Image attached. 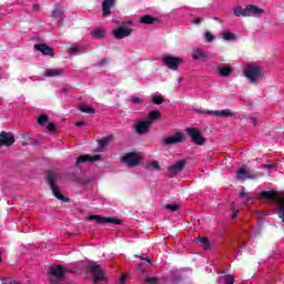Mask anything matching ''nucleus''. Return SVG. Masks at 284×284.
<instances>
[{
    "instance_id": "nucleus-35",
    "label": "nucleus",
    "mask_w": 284,
    "mask_h": 284,
    "mask_svg": "<svg viewBox=\"0 0 284 284\" xmlns=\"http://www.w3.org/2000/svg\"><path fill=\"white\" fill-rule=\"evenodd\" d=\"M152 102L155 104V105H161L163 103H165V99H163V97L161 95H154L152 98Z\"/></svg>"
},
{
    "instance_id": "nucleus-31",
    "label": "nucleus",
    "mask_w": 284,
    "mask_h": 284,
    "mask_svg": "<svg viewBox=\"0 0 284 284\" xmlns=\"http://www.w3.org/2000/svg\"><path fill=\"white\" fill-rule=\"evenodd\" d=\"M148 170H156L158 172H161V164H159V161H152L146 164Z\"/></svg>"
},
{
    "instance_id": "nucleus-9",
    "label": "nucleus",
    "mask_w": 284,
    "mask_h": 284,
    "mask_svg": "<svg viewBox=\"0 0 284 284\" xmlns=\"http://www.w3.org/2000/svg\"><path fill=\"white\" fill-rule=\"evenodd\" d=\"M162 61L164 63V65L166 68H169V70H179V65H181V63H183V59L179 58V57H173V55H164L162 58Z\"/></svg>"
},
{
    "instance_id": "nucleus-53",
    "label": "nucleus",
    "mask_w": 284,
    "mask_h": 284,
    "mask_svg": "<svg viewBox=\"0 0 284 284\" xmlns=\"http://www.w3.org/2000/svg\"><path fill=\"white\" fill-rule=\"evenodd\" d=\"M183 82V78H178V83H182Z\"/></svg>"
},
{
    "instance_id": "nucleus-44",
    "label": "nucleus",
    "mask_w": 284,
    "mask_h": 284,
    "mask_svg": "<svg viewBox=\"0 0 284 284\" xmlns=\"http://www.w3.org/2000/svg\"><path fill=\"white\" fill-rule=\"evenodd\" d=\"M47 130H49V132H57V124L54 123H49L47 125Z\"/></svg>"
},
{
    "instance_id": "nucleus-42",
    "label": "nucleus",
    "mask_w": 284,
    "mask_h": 284,
    "mask_svg": "<svg viewBox=\"0 0 284 284\" xmlns=\"http://www.w3.org/2000/svg\"><path fill=\"white\" fill-rule=\"evenodd\" d=\"M45 179H57V171L54 170L48 171Z\"/></svg>"
},
{
    "instance_id": "nucleus-1",
    "label": "nucleus",
    "mask_w": 284,
    "mask_h": 284,
    "mask_svg": "<svg viewBox=\"0 0 284 284\" xmlns=\"http://www.w3.org/2000/svg\"><path fill=\"white\" fill-rule=\"evenodd\" d=\"M258 199H265L266 201H272L273 203H277V212H282L280 217L282 219V223H284V194L278 193V191H262L257 194Z\"/></svg>"
},
{
    "instance_id": "nucleus-37",
    "label": "nucleus",
    "mask_w": 284,
    "mask_h": 284,
    "mask_svg": "<svg viewBox=\"0 0 284 284\" xmlns=\"http://www.w3.org/2000/svg\"><path fill=\"white\" fill-rule=\"evenodd\" d=\"M240 196H245V201L252 200V195L250 193L245 192V187H242V190L240 192Z\"/></svg>"
},
{
    "instance_id": "nucleus-22",
    "label": "nucleus",
    "mask_w": 284,
    "mask_h": 284,
    "mask_svg": "<svg viewBox=\"0 0 284 284\" xmlns=\"http://www.w3.org/2000/svg\"><path fill=\"white\" fill-rule=\"evenodd\" d=\"M192 58L194 61H205L207 59V53L203 52L201 49H193Z\"/></svg>"
},
{
    "instance_id": "nucleus-36",
    "label": "nucleus",
    "mask_w": 284,
    "mask_h": 284,
    "mask_svg": "<svg viewBox=\"0 0 284 284\" xmlns=\"http://www.w3.org/2000/svg\"><path fill=\"white\" fill-rule=\"evenodd\" d=\"M276 164H264L263 169L264 170H268L267 174H271V172H276Z\"/></svg>"
},
{
    "instance_id": "nucleus-19",
    "label": "nucleus",
    "mask_w": 284,
    "mask_h": 284,
    "mask_svg": "<svg viewBox=\"0 0 284 284\" xmlns=\"http://www.w3.org/2000/svg\"><path fill=\"white\" fill-rule=\"evenodd\" d=\"M116 6V0H104L102 2V17H110L112 14V8Z\"/></svg>"
},
{
    "instance_id": "nucleus-57",
    "label": "nucleus",
    "mask_w": 284,
    "mask_h": 284,
    "mask_svg": "<svg viewBox=\"0 0 284 284\" xmlns=\"http://www.w3.org/2000/svg\"><path fill=\"white\" fill-rule=\"evenodd\" d=\"M231 219H236V213H233V214L231 215Z\"/></svg>"
},
{
    "instance_id": "nucleus-48",
    "label": "nucleus",
    "mask_w": 284,
    "mask_h": 284,
    "mask_svg": "<svg viewBox=\"0 0 284 284\" xmlns=\"http://www.w3.org/2000/svg\"><path fill=\"white\" fill-rule=\"evenodd\" d=\"M132 103H141V98H132Z\"/></svg>"
},
{
    "instance_id": "nucleus-59",
    "label": "nucleus",
    "mask_w": 284,
    "mask_h": 284,
    "mask_svg": "<svg viewBox=\"0 0 284 284\" xmlns=\"http://www.w3.org/2000/svg\"><path fill=\"white\" fill-rule=\"evenodd\" d=\"M1 284H8L7 280L3 278Z\"/></svg>"
},
{
    "instance_id": "nucleus-38",
    "label": "nucleus",
    "mask_w": 284,
    "mask_h": 284,
    "mask_svg": "<svg viewBox=\"0 0 284 284\" xmlns=\"http://www.w3.org/2000/svg\"><path fill=\"white\" fill-rule=\"evenodd\" d=\"M203 18L196 17L191 19V23H193L194 26H201V23H203Z\"/></svg>"
},
{
    "instance_id": "nucleus-63",
    "label": "nucleus",
    "mask_w": 284,
    "mask_h": 284,
    "mask_svg": "<svg viewBox=\"0 0 284 284\" xmlns=\"http://www.w3.org/2000/svg\"><path fill=\"white\" fill-rule=\"evenodd\" d=\"M0 105H1V101H0Z\"/></svg>"
},
{
    "instance_id": "nucleus-49",
    "label": "nucleus",
    "mask_w": 284,
    "mask_h": 284,
    "mask_svg": "<svg viewBox=\"0 0 284 284\" xmlns=\"http://www.w3.org/2000/svg\"><path fill=\"white\" fill-rule=\"evenodd\" d=\"M240 252H245V245H243L241 242L239 243Z\"/></svg>"
},
{
    "instance_id": "nucleus-25",
    "label": "nucleus",
    "mask_w": 284,
    "mask_h": 284,
    "mask_svg": "<svg viewBox=\"0 0 284 284\" xmlns=\"http://www.w3.org/2000/svg\"><path fill=\"white\" fill-rule=\"evenodd\" d=\"M61 74H63V69H47L43 77L54 78L61 77Z\"/></svg>"
},
{
    "instance_id": "nucleus-46",
    "label": "nucleus",
    "mask_w": 284,
    "mask_h": 284,
    "mask_svg": "<svg viewBox=\"0 0 284 284\" xmlns=\"http://www.w3.org/2000/svg\"><path fill=\"white\" fill-rule=\"evenodd\" d=\"M126 281H128V276H125V275L120 276V283L121 284L125 283Z\"/></svg>"
},
{
    "instance_id": "nucleus-26",
    "label": "nucleus",
    "mask_w": 284,
    "mask_h": 284,
    "mask_svg": "<svg viewBox=\"0 0 284 284\" xmlns=\"http://www.w3.org/2000/svg\"><path fill=\"white\" fill-rule=\"evenodd\" d=\"M112 141H114V135H109V136H104L102 139H100L98 141L100 148H108V145H110V143H112Z\"/></svg>"
},
{
    "instance_id": "nucleus-11",
    "label": "nucleus",
    "mask_w": 284,
    "mask_h": 284,
    "mask_svg": "<svg viewBox=\"0 0 284 284\" xmlns=\"http://www.w3.org/2000/svg\"><path fill=\"white\" fill-rule=\"evenodd\" d=\"M51 17L58 26H61V23H63V19H65V7H63L61 3L57 4L52 11Z\"/></svg>"
},
{
    "instance_id": "nucleus-3",
    "label": "nucleus",
    "mask_w": 284,
    "mask_h": 284,
    "mask_svg": "<svg viewBox=\"0 0 284 284\" xmlns=\"http://www.w3.org/2000/svg\"><path fill=\"white\" fill-rule=\"evenodd\" d=\"M65 278V267L61 265H52L49 267V281L51 284H61Z\"/></svg>"
},
{
    "instance_id": "nucleus-20",
    "label": "nucleus",
    "mask_w": 284,
    "mask_h": 284,
    "mask_svg": "<svg viewBox=\"0 0 284 284\" xmlns=\"http://www.w3.org/2000/svg\"><path fill=\"white\" fill-rule=\"evenodd\" d=\"M186 163L187 162L185 160H180L175 164L168 166V172L170 174H179V172H183Z\"/></svg>"
},
{
    "instance_id": "nucleus-15",
    "label": "nucleus",
    "mask_w": 284,
    "mask_h": 284,
    "mask_svg": "<svg viewBox=\"0 0 284 284\" xmlns=\"http://www.w3.org/2000/svg\"><path fill=\"white\" fill-rule=\"evenodd\" d=\"M14 135L12 133L6 131L0 133V148H3V145L10 148V145H14Z\"/></svg>"
},
{
    "instance_id": "nucleus-34",
    "label": "nucleus",
    "mask_w": 284,
    "mask_h": 284,
    "mask_svg": "<svg viewBox=\"0 0 284 284\" xmlns=\"http://www.w3.org/2000/svg\"><path fill=\"white\" fill-rule=\"evenodd\" d=\"M48 121H50V116H48L47 114H41L38 118V124L39 125H45V123H48Z\"/></svg>"
},
{
    "instance_id": "nucleus-28",
    "label": "nucleus",
    "mask_w": 284,
    "mask_h": 284,
    "mask_svg": "<svg viewBox=\"0 0 284 284\" xmlns=\"http://www.w3.org/2000/svg\"><path fill=\"white\" fill-rule=\"evenodd\" d=\"M233 72H234L233 68L225 67V65L220 68L219 70L220 77H230V74H232Z\"/></svg>"
},
{
    "instance_id": "nucleus-7",
    "label": "nucleus",
    "mask_w": 284,
    "mask_h": 284,
    "mask_svg": "<svg viewBox=\"0 0 284 284\" xmlns=\"http://www.w3.org/2000/svg\"><path fill=\"white\" fill-rule=\"evenodd\" d=\"M186 134H189L191 141L195 143V145H205V141H207L203 133L196 128H186Z\"/></svg>"
},
{
    "instance_id": "nucleus-52",
    "label": "nucleus",
    "mask_w": 284,
    "mask_h": 284,
    "mask_svg": "<svg viewBox=\"0 0 284 284\" xmlns=\"http://www.w3.org/2000/svg\"><path fill=\"white\" fill-rule=\"evenodd\" d=\"M251 121H252L253 125H256V118H252Z\"/></svg>"
},
{
    "instance_id": "nucleus-4",
    "label": "nucleus",
    "mask_w": 284,
    "mask_h": 284,
    "mask_svg": "<svg viewBox=\"0 0 284 284\" xmlns=\"http://www.w3.org/2000/svg\"><path fill=\"white\" fill-rule=\"evenodd\" d=\"M47 184L58 201H62V203H70V197H65L64 194L61 193V186L57 183V179H47Z\"/></svg>"
},
{
    "instance_id": "nucleus-12",
    "label": "nucleus",
    "mask_w": 284,
    "mask_h": 284,
    "mask_svg": "<svg viewBox=\"0 0 284 284\" xmlns=\"http://www.w3.org/2000/svg\"><path fill=\"white\" fill-rule=\"evenodd\" d=\"M235 174V179H254V171L247 164H243Z\"/></svg>"
},
{
    "instance_id": "nucleus-21",
    "label": "nucleus",
    "mask_w": 284,
    "mask_h": 284,
    "mask_svg": "<svg viewBox=\"0 0 284 284\" xmlns=\"http://www.w3.org/2000/svg\"><path fill=\"white\" fill-rule=\"evenodd\" d=\"M34 50H37L38 52H42L47 57H54V51L45 43L34 44Z\"/></svg>"
},
{
    "instance_id": "nucleus-17",
    "label": "nucleus",
    "mask_w": 284,
    "mask_h": 284,
    "mask_svg": "<svg viewBox=\"0 0 284 284\" xmlns=\"http://www.w3.org/2000/svg\"><path fill=\"white\" fill-rule=\"evenodd\" d=\"M151 125H152V122H150V121H140L134 124V130H135L136 134H139L141 136V135L148 134V132H150Z\"/></svg>"
},
{
    "instance_id": "nucleus-23",
    "label": "nucleus",
    "mask_w": 284,
    "mask_h": 284,
    "mask_svg": "<svg viewBox=\"0 0 284 284\" xmlns=\"http://www.w3.org/2000/svg\"><path fill=\"white\" fill-rule=\"evenodd\" d=\"M193 242L200 245V247H203L205 251L210 250V240L207 237L197 236Z\"/></svg>"
},
{
    "instance_id": "nucleus-55",
    "label": "nucleus",
    "mask_w": 284,
    "mask_h": 284,
    "mask_svg": "<svg viewBox=\"0 0 284 284\" xmlns=\"http://www.w3.org/2000/svg\"><path fill=\"white\" fill-rule=\"evenodd\" d=\"M214 19V21H220L221 23H222V21H221V18H213Z\"/></svg>"
},
{
    "instance_id": "nucleus-54",
    "label": "nucleus",
    "mask_w": 284,
    "mask_h": 284,
    "mask_svg": "<svg viewBox=\"0 0 284 284\" xmlns=\"http://www.w3.org/2000/svg\"><path fill=\"white\" fill-rule=\"evenodd\" d=\"M10 284H21L18 281H11Z\"/></svg>"
},
{
    "instance_id": "nucleus-47",
    "label": "nucleus",
    "mask_w": 284,
    "mask_h": 284,
    "mask_svg": "<svg viewBox=\"0 0 284 284\" xmlns=\"http://www.w3.org/2000/svg\"><path fill=\"white\" fill-rule=\"evenodd\" d=\"M77 128H82V125H85L84 121H78L75 122Z\"/></svg>"
},
{
    "instance_id": "nucleus-5",
    "label": "nucleus",
    "mask_w": 284,
    "mask_h": 284,
    "mask_svg": "<svg viewBox=\"0 0 284 284\" xmlns=\"http://www.w3.org/2000/svg\"><path fill=\"white\" fill-rule=\"evenodd\" d=\"M88 274H92L93 283H101V281H105V274L103 273V268L98 264H89L85 266Z\"/></svg>"
},
{
    "instance_id": "nucleus-45",
    "label": "nucleus",
    "mask_w": 284,
    "mask_h": 284,
    "mask_svg": "<svg viewBox=\"0 0 284 284\" xmlns=\"http://www.w3.org/2000/svg\"><path fill=\"white\" fill-rule=\"evenodd\" d=\"M146 283L156 284V283H159V278L158 277H149V278H146Z\"/></svg>"
},
{
    "instance_id": "nucleus-2",
    "label": "nucleus",
    "mask_w": 284,
    "mask_h": 284,
    "mask_svg": "<svg viewBox=\"0 0 284 284\" xmlns=\"http://www.w3.org/2000/svg\"><path fill=\"white\" fill-rule=\"evenodd\" d=\"M235 17H261L265 10L254 6V4H248L246 8H241L236 7L233 10Z\"/></svg>"
},
{
    "instance_id": "nucleus-51",
    "label": "nucleus",
    "mask_w": 284,
    "mask_h": 284,
    "mask_svg": "<svg viewBox=\"0 0 284 284\" xmlns=\"http://www.w3.org/2000/svg\"><path fill=\"white\" fill-rule=\"evenodd\" d=\"M39 4H33V10H34V12H39Z\"/></svg>"
},
{
    "instance_id": "nucleus-32",
    "label": "nucleus",
    "mask_w": 284,
    "mask_h": 284,
    "mask_svg": "<svg viewBox=\"0 0 284 284\" xmlns=\"http://www.w3.org/2000/svg\"><path fill=\"white\" fill-rule=\"evenodd\" d=\"M222 39H224V41H236V34L235 33H232L230 31H225L223 33V37Z\"/></svg>"
},
{
    "instance_id": "nucleus-10",
    "label": "nucleus",
    "mask_w": 284,
    "mask_h": 284,
    "mask_svg": "<svg viewBox=\"0 0 284 284\" xmlns=\"http://www.w3.org/2000/svg\"><path fill=\"white\" fill-rule=\"evenodd\" d=\"M121 161L124 163V165H128V168H136V165L141 163V158L139 154L130 152L123 155Z\"/></svg>"
},
{
    "instance_id": "nucleus-58",
    "label": "nucleus",
    "mask_w": 284,
    "mask_h": 284,
    "mask_svg": "<svg viewBox=\"0 0 284 284\" xmlns=\"http://www.w3.org/2000/svg\"><path fill=\"white\" fill-rule=\"evenodd\" d=\"M74 181V183H83V182H81V180H73Z\"/></svg>"
},
{
    "instance_id": "nucleus-61",
    "label": "nucleus",
    "mask_w": 284,
    "mask_h": 284,
    "mask_svg": "<svg viewBox=\"0 0 284 284\" xmlns=\"http://www.w3.org/2000/svg\"><path fill=\"white\" fill-rule=\"evenodd\" d=\"M1 261H3V258L1 257V253H0V263H1Z\"/></svg>"
},
{
    "instance_id": "nucleus-39",
    "label": "nucleus",
    "mask_w": 284,
    "mask_h": 284,
    "mask_svg": "<svg viewBox=\"0 0 284 284\" xmlns=\"http://www.w3.org/2000/svg\"><path fill=\"white\" fill-rule=\"evenodd\" d=\"M205 41H207V43H212V41H214V36L212 34V32H205Z\"/></svg>"
},
{
    "instance_id": "nucleus-43",
    "label": "nucleus",
    "mask_w": 284,
    "mask_h": 284,
    "mask_svg": "<svg viewBox=\"0 0 284 284\" xmlns=\"http://www.w3.org/2000/svg\"><path fill=\"white\" fill-rule=\"evenodd\" d=\"M109 63H110V59L104 58V59H102V60L98 63V65H99V68H103V65H108Z\"/></svg>"
},
{
    "instance_id": "nucleus-29",
    "label": "nucleus",
    "mask_w": 284,
    "mask_h": 284,
    "mask_svg": "<svg viewBox=\"0 0 284 284\" xmlns=\"http://www.w3.org/2000/svg\"><path fill=\"white\" fill-rule=\"evenodd\" d=\"M80 112H83L84 114H95L94 108L88 105V104H82L79 106Z\"/></svg>"
},
{
    "instance_id": "nucleus-40",
    "label": "nucleus",
    "mask_w": 284,
    "mask_h": 284,
    "mask_svg": "<svg viewBox=\"0 0 284 284\" xmlns=\"http://www.w3.org/2000/svg\"><path fill=\"white\" fill-rule=\"evenodd\" d=\"M81 51V47L79 45H73L69 49V54H77V52Z\"/></svg>"
},
{
    "instance_id": "nucleus-50",
    "label": "nucleus",
    "mask_w": 284,
    "mask_h": 284,
    "mask_svg": "<svg viewBox=\"0 0 284 284\" xmlns=\"http://www.w3.org/2000/svg\"><path fill=\"white\" fill-rule=\"evenodd\" d=\"M141 261H145L146 263H152V260H150L149 257H142L140 256Z\"/></svg>"
},
{
    "instance_id": "nucleus-33",
    "label": "nucleus",
    "mask_w": 284,
    "mask_h": 284,
    "mask_svg": "<svg viewBox=\"0 0 284 284\" xmlns=\"http://www.w3.org/2000/svg\"><path fill=\"white\" fill-rule=\"evenodd\" d=\"M164 207L169 212H179L181 210V205H179L176 203H174V204H165Z\"/></svg>"
},
{
    "instance_id": "nucleus-27",
    "label": "nucleus",
    "mask_w": 284,
    "mask_h": 284,
    "mask_svg": "<svg viewBox=\"0 0 284 284\" xmlns=\"http://www.w3.org/2000/svg\"><path fill=\"white\" fill-rule=\"evenodd\" d=\"M92 39H105V30L102 28H97L95 30L91 31Z\"/></svg>"
},
{
    "instance_id": "nucleus-41",
    "label": "nucleus",
    "mask_w": 284,
    "mask_h": 284,
    "mask_svg": "<svg viewBox=\"0 0 284 284\" xmlns=\"http://www.w3.org/2000/svg\"><path fill=\"white\" fill-rule=\"evenodd\" d=\"M224 284H234V276L227 274L224 277Z\"/></svg>"
},
{
    "instance_id": "nucleus-30",
    "label": "nucleus",
    "mask_w": 284,
    "mask_h": 284,
    "mask_svg": "<svg viewBox=\"0 0 284 284\" xmlns=\"http://www.w3.org/2000/svg\"><path fill=\"white\" fill-rule=\"evenodd\" d=\"M161 112L159 111H150L149 112V121L152 123V121H159L161 119Z\"/></svg>"
},
{
    "instance_id": "nucleus-16",
    "label": "nucleus",
    "mask_w": 284,
    "mask_h": 284,
    "mask_svg": "<svg viewBox=\"0 0 284 284\" xmlns=\"http://www.w3.org/2000/svg\"><path fill=\"white\" fill-rule=\"evenodd\" d=\"M97 161H101V155H99V154H97V155H89V154L80 155L75 161V168H79V165H81L83 163H94Z\"/></svg>"
},
{
    "instance_id": "nucleus-14",
    "label": "nucleus",
    "mask_w": 284,
    "mask_h": 284,
    "mask_svg": "<svg viewBox=\"0 0 284 284\" xmlns=\"http://www.w3.org/2000/svg\"><path fill=\"white\" fill-rule=\"evenodd\" d=\"M199 114H209L211 116H223V118H230V116H234V112H232V110L230 109H224V110H215V111H197Z\"/></svg>"
},
{
    "instance_id": "nucleus-18",
    "label": "nucleus",
    "mask_w": 284,
    "mask_h": 284,
    "mask_svg": "<svg viewBox=\"0 0 284 284\" xmlns=\"http://www.w3.org/2000/svg\"><path fill=\"white\" fill-rule=\"evenodd\" d=\"M162 143L163 145H176V143H183V133L176 132L174 135L165 138Z\"/></svg>"
},
{
    "instance_id": "nucleus-24",
    "label": "nucleus",
    "mask_w": 284,
    "mask_h": 284,
    "mask_svg": "<svg viewBox=\"0 0 284 284\" xmlns=\"http://www.w3.org/2000/svg\"><path fill=\"white\" fill-rule=\"evenodd\" d=\"M141 23H144L145 26H154V23H159V18H154L152 16H142L141 17Z\"/></svg>"
},
{
    "instance_id": "nucleus-6",
    "label": "nucleus",
    "mask_w": 284,
    "mask_h": 284,
    "mask_svg": "<svg viewBox=\"0 0 284 284\" xmlns=\"http://www.w3.org/2000/svg\"><path fill=\"white\" fill-rule=\"evenodd\" d=\"M244 77L248 79L250 83H256L261 79V67L258 65H247L244 69Z\"/></svg>"
},
{
    "instance_id": "nucleus-60",
    "label": "nucleus",
    "mask_w": 284,
    "mask_h": 284,
    "mask_svg": "<svg viewBox=\"0 0 284 284\" xmlns=\"http://www.w3.org/2000/svg\"><path fill=\"white\" fill-rule=\"evenodd\" d=\"M217 274H225L224 271H217Z\"/></svg>"
},
{
    "instance_id": "nucleus-56",
    "label": "nucleus",
    "mask_w": 284,
    "mask_h": 284,
    "mask_svg": "<svg viewBox=\"0 0 284 284\" xmlns=\"http://www.w3.org/2000/svg\"><path fill=\"white\" fill-rule=\"evenodd\" d=\"M132 26V22H124L123 26Z\"/></svg>"
},
{
    "instance_id": "nucleus-62",
    "label": "nucleus",
    "mask_w": 284,
    "mask_h": 284,
    "mask_svg": "<svg viewBox=\"0 0 284 284\" xmlns=\"http://www.w3.org/2000/svg\"><path fill=\"white\" fill-rule=\"evenodd\" d=\"M84 183H90V180H87V182H84Z\"/></svg>"
},
{
    "instance_id": "nucleus-13",
    "label": "nucleus",
    "mask_w": 284,
    "mask_h": 284,
    "mask_svg": "<svg viewBox=\"0 0 284 284\" xmlns=\"http://www.w3.org/2000/svg\"><path fill=\"white\" fill-rule=\"evenodd\" d=\"M114 39L121 40L130 37L132 34V29L125 28V26H120L112 31Z\"/></svg>"
},
{
    "instance_id": "nucleus-8",
    "label": "nucleus",
    "mask_w": 284,
    "mask_h": 284,
    "mask_svg": "<svg viewBox=\"0 0 284 284\" xmlns=\"http://www.w3.org/2000/svg\"><path fill=\"white\" fill-rule=\"evenodd\" d=\"M89 221H97L100 225H103L105 223H110L112 225H123V221H121L119 217H103L101 215H89Z\"/></svg>"
}]
</instances>
